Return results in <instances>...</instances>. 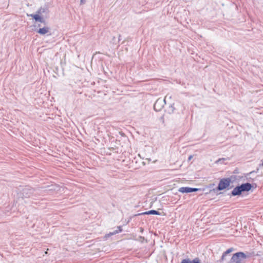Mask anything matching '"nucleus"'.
<instances>
[{"label": "nucleus", "mask_w": 263, "mask_h": 263, "mask_svg": "<svg viewBox=\"0 0 263 263\" xmlns=\"http://www.w3.org/2000/svg\"><path fill=\"white\" fill-rule=\"evenodd\" d=\"M255 172V171H252L249 173H247L245 175V177L246 178V180L248 181H249V182H252L253 181V179L251 177H250V176L253 173H254Z\"/></svg>", "instance_id": "9"}, {"label": "nucleus", "mask_w": 263, "mask_h": 263, "mask_svg": "<svg viewBox=\"0 0 263 263\" xmlns=\"http://www.w3.org/2000/svg\"><path fill=\"white\" fill-rule=\"evenodd\" d=\"M230 252V249L227 250V251H226L225 253L223 254L222 258H221L222 260H223L225 256H226L227 255V254H228Z\"/></svg>", "instance_id": "10"}, {"label": "nucleus", "mask_w": 263, "mask_h": 263, "mask_svg": "<svg viewBox=\"0 0 263 263\" xmlns=\"http://www.w3.org/2000/svg\"><path fill=\"white\" fill-rule=\"evenodd\" d=\"M247 255L242 252H238L233 254L231 263H245Z\"/></svg>", "instance_id": "2"}, {"label": "nucleus", "mask_w": 263, "mask_h": 263, "mask_svg": "<svg viewBox=\"0 0 263 263\" xmlns=\"http://www.w3.org/2000/svg\"><path fill=\"white\" fill-rule=\"evenodd\" d=\"M141 214L143 215H149V214H154V215H160V213L156 210H151L147 212H144Z\"/></svg>", "instance_id": "8"}, {"label": "nucleus", "mask_w": 263, "mask_h": 263, "mask_svg": "<svg viewBox=\"0 0 263 263\" xmlns=\"http://www.w3.org/2000/svg\"><path fill=\"white\" fill-rule=\"evenodd\" d=\"M181 263H201V261L199 258H195L193 260L187 258L183 259Z\"/></svg>", "instance_id": "5"}, {"label": "nucleus", "mask_w": 263, "mask_h": 263, "mask_svg": "<svg viewBox=\"0 0 263 263\" xmlns=\"http://www.w3.org/2000/svg\"><path fill=\"white\" fill-rule=\"evenodd\" d=\"M192 157H193V156H190L189 157V160H191L192 159Z\"/></svg>", "instance_id": "13"}, {"label": "nucleus", "mask_w": 263, "mask_h": 263, "mask_svg": "<svg viewBox=\"0 0 263 263\" xmlns=\"http://www.w3.org/2000/svg\"><path fill=\"white\" fill-rule=\"evenodd\" d=\"M233 251V248H231V252H232Z\"/></svg>", "instance_id": "14"}, {"label": "nucleus", "mask_w": 263, "mask_h": 263, "mask_svg": "<svg viewBox=\"0 0 263 263\" xmlns=\"http://www.w3.org/2000/svg\"><path fill=\"white\" fill-rule=\"evenodd\" d=\"M30 16H31L33 18H34L36 21H39L41 23H44L45 21H44L43 18L41 17L38 14H30Z\"/></svg>", "instance_id": "7"}, {"label": "nucleus", "mask_w": 263, "mask_h": 263, "mask_svg": "<svg viewBox=\"0 0 263 263\" xmlns=\"http://www.w3.org/2000/svg\"><path fill=\"white\" fill-rule=\"evenodd\" d=\"M230 180L229 179H222L220 180L217 187V190H223L229 186Z\"/></svg>", "instance_id": "3"}, {"label": "nucleus", "mask_w": 263, "mask_h": 263, "mask_svg": "<svg viewBox=\"0 0 263 263\" xmlns=\"http://www.w3.org/2000/svg\"><path fill=\"white\" fill-rule=\"evenodd\" d=\"M233 173L234 174H238L239 173V169L238 168H236Z\"/></svg>", "instance_id": "12"}, {"label": "nucleus", "mask_w": 263, "mask_h": 263, "mask_svg": "<svg viewBox=\"0 0 263 263\" xmlns=\"http://www.w3.org/2000/svg\"><path fill=\"white\" fill-rule=\"evenodd\" d=\"M231 183L235 181L237 179L236 176L231 175Z\"/></svg>", "instance_id": "11"}, {"label": "nucleus", "mask_w": 263, "mask_h": 263, "mask_svg": "<svg viewBox=\"0 0 263 263\" xmlns=\"http://www.w3.org/2000/svg\"><path fill=\"white\" fill-rule=\"evenodd\" d=\"M253 185L249 182L242 183L240 185L236 186L231 192V195L237 196L241 194L242 192H249L252 188Z\"/></svg>", "instance_id": "1"}, {"label": "nucleus", "mask_w": 263, "mask_h": 263, "mask_svg": "<svg viewBox=\"0 0 263 263\" xmlns=\"http://www.w3.org/2000/svg\"><path fill=\"white\" fill-rule=\"evenodd\" d=\"M49 30L50 28L48 27L45 26L43 28H40L38 30L37 32L40 34L44 35L48 33L49 32Z\"/></svg>", "instance_id": "6"}, {"label": "nucleus", "mask_w": 263, "mask_h": 263, "mask_svg": "<svg viewBox=\"0 0 263 263\" xmlns=\"http://www.w3.org/2000/svg\"><path fill=\"white\" fill-rule=\"evenodd\" d=\"M199 189L197 188H191L189 187H182L179 189V191L181 193H191L196 192Z\"/></svg>", "instance_id": "4"}]
</instances>
